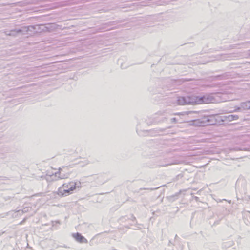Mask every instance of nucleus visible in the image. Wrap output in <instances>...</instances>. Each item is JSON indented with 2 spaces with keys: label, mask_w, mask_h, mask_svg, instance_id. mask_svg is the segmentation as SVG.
Instances as JSON below:
<instances>
[{
  "label": "nucleus",
  "mask_w": 250,
  "mask_h": 250,
  "mask_svg": "<svg viewBox=\"0 0 250 250\" xmlns=\"http://www.w3.org/2000/svg\"><path fill=\"white\" fill-rule=\"evenodd\" d=\"M193 125L197 126H203L204 125V123L202 121H200L199 120H195L193 121Z\"/></svg>",
  "instance_id": "5"
},
{
  "label": "nucleus",
  "mask_w": 250,
  "mask_h": 250,
  "mask_svg": "<svg viewBox=\"0 0 250 250\" xmlns=\"http://www.w3.org/2000/svg\"><path fill=\"white\" fill-rule=\"evenodd\" d=\"M68 170V168L67 167H63V168H60L59 169V173H60V175H62V176H63V177H65V176H67L68 174H69V172H67L66 175H62V172L63 171H67Z\"/></svg>",
  "instance_id": "4"
},
{
  "label": "nucleus",
  "mask_w": 250,
  "mask_h": 250,
  "mask_svg": "<svg viewBox=\"0 0 250 250\" xmlns=\"http://www.w3.org/2000/svg\"><path fill=\"white\" fill-rule=\"evenodd\" d=\"M211 102V99L208 96L202 97L192 96L188 98V100L186 102V103L192 104H208Z\"/></svg>",
  "instance_id": "2"
},
{
  "label": "nucleus",
  "mask_w": 250,
  "mask_h": 250,
  "mask_svg": "<svg viewBox=\"0 0 250 250\" xmlns=\"http://www.w3.org/2000/svg\"><path fill=\"white\" fill-rule=\"evenodd\" d=\"M77 188V183L69 181L63 183L58 189L57 194L60 197L67 196L73 193Z\"/></svg>",
  "instance_id": "1"
},
{
  "label": "nucleus",
  "mask_w": 250,
  "mask_h": 250,
  "mask_svg": "<svg viewBox=\"0 0 250 250\" xmlns=\"http://www.w3.org/2000/svg\"><path fill=\"white\" fill-rule=\"evenodd\" d=\"M73 237L79 242L80 243H86L87 240L81 234L77 233L73 235Z\"/></svg>",
  "instance_id": "3"
}]
</instances>
